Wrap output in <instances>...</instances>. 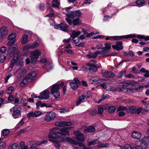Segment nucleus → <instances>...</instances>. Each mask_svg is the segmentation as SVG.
Returning <instances> with one entry per match:
<instances>
[{
    "label": "nucleus",
    "instance_id": "nucleus-1",
    "mask_svg": "<svg viewBox=\"0 0 149 149\" xmlns=\"http://www.w3.org/2000/svg\"><path fill=\"white\" fill-rule=\"evenodd\" d=\"M69 135V131L67 128L60 129L57 127H55L50 130L48 137L50 139L49 141L54 143V146L56 147H58V149H60L61 142L68 141L70 144L75 145L78 143L76 141L70 138H63Z\"/></svg>",
    "mask_w": 149,
    "mask_h": 149
},
{
    "label": "nucleus",
    "instance_id": "nucleus-2",
    "mask_svg": "<svg viewBox=\"0 0 149 149\" xmlns=\"http://www.w3.org/2000/svg\"><path fill=\"white\" fill-rule=\"evenodd\" d=\"M10 112H12V115L14 118H17L21 117V109L19 105L15 106L10 109Z\"/></svg>",
    "mask_w": 149,
    "mask_h": 149
},
{
    "label": "nucleus",
    "instance_id": "nucleus-3",
    "mask_svg": "<svg viewBox=\"0 0 149 149\" xmlns=\"http://www.w3.org/2000/svg\"><path fill=\"white\" fill-rule=\"evenodd\" d=\"M60 88V85L58 84H55L52 87L51 92L56 98H58L60 96V93L58 91Z\"/></svg>",
    "mask_w": 149,
    "mask_h": 149
},
{
    "label": "nucleus",
    "instance_id": "nucleus-4",
    "mask_svg": "<svg viewBox=\"0 0 149 149\" xmlns=\"http://www.w3.org/2000/svg\"><path fill=\"white\" fill-rule=\"evenodd\" d=\"M31 55L30 56L32 63H35L37 60L38 57L40 56L41 54V51L38 50H36L31 53Z\"/></svg>",
    "mask_w": 149,
    "mask_h": 149
},
{
    "label": "nucleus",
    "instance_id": "nucleus-5",
    "mask_svg": "<svg viewBox=\"0 0 149 149\" xmlns=\"http://www.w3.org/2000/svg\"><path fill=\"white\" fill-rule=\"evenodd\" d=\"M135 36V35H132L131 34H130L129 35L126 36H107L106 37V39L107 40H120L124 38H127L132 37H134Z\"/></svg>",
    "mask_w": 149,
    "mask_h": 149
},
{
    "label": "nucleus",
    "instance_id": "nucleus-6",
    "mask_svg": "<svg viewBox=\"0 0 149 149\" xmlns=\"http://www.w3.org/2000/svg\"><path fill=\"white\" fill-rule=\"evenodd\" d=\"M96 62V61L94 60L91 61L87 63V65L89 67V70L90 72L92 73L97 71V68L95 65Z\"/></svg>",
    "mask_w": 149,
    "mask_h": 149
},
{
    "label": "nucleus",
    "instance_id": "nucleus-7",
    "mask_svg": "<svg viewBox=\"0 0 149 149\" xmlns=\"http://www.w3.org/2000/svg\"><path fill=\"white\" fill-rule=\"evenodd\" d=\"M42 113L40 111H31L27 113L26 116L28 118H37L40 117L42 115Z\"/></svg>",
    "mask_w": 149,
    "mask_h": 149
},
{
    "label": "nucleus",
    "instance_id": "nucleus-8",
    "mask_svg": "<svg viewBox=\"0 0 149 149\" xmlns=\"http://www.w3.org/2000/svg\"><path fill=\"white\" fill-rule=\"evenodd\" d=\"M8 33V30L6 27L3 26L0 28V41H2Z\"/></svg>",
    "mask_w": 149,
    "mask_h": 149
},
{
    "label": "nucleus",
    "instance_id": "nucleus-9",
    "mask_svg": "<svg viewBox=\"0 0 149 149\" xmlns=\"http://www.w3.org/2000/svg\"><path fill=\"white\" fill-rule=\"evenodd\" d=\"M56 117L55 113L52 111L47 113L44 117V119L47 122H49L53 120Z\"/></svg>",
    "mask_w": 149,
    "mask_h": 149
},
{
    "label": "nucleus",
    "instance_id": "nucleus-10",
    "mask_svg": "<svg viewBox=\"0 0 149 149\" xmlns=\"http://www.w3.org/2000/svg\"><path fill=\"white\" fill-rule=\"evenodd\" d=\"M142 138L141 141L136 143V146L137 147H139L142 149H146L148 147V143L146 141V140Z\"/></svg>",
    "mask_w": 149,
    "mask_h": 149
},
{
    "label": "nucleus",
    "instance_id": "nucleus-11",
    "mask_svg": "<svg viewBox=\"0 0 149 149\" xmlns=\"http://www.w3.org/2000/svg\"><path fill=\"white\" fill-rule=\"evenodd\" d=\"M66 15L70 18L72 19L75 17L79 18L81 15V13L79 10H77L72 12L70 14H66Z\"/></svg>",
    "mask_w": 149,
    "mask_h": 149
},
{
    "label": "nucleus",
    "instance_id": "nucleus-12",
    "mask_svg": "<svg viewBox=\"0 0 149 149\" xmlns=\"http://www.w3.org/2000/svg\"><path fill=\"white\" fill-rule=\"evenodd\" d=\"M102 74L104 77L108 78H112L115 76V75L112 72L105 70H102Z\"/></svg>",
    "mask_w": 149,
    "mask_h": 149
},
{
    "label": "nucleus",
    "instance_id": "nucleus-13",
    "mask_svg": "<svg viewBox=\"0 0 149 149\" xmlns=\"http://www.w3.org/2000/svg\"><path fill=\"white\" fill-rule=\"evenodd\" d=\"M104 80L98 77L95 76L93 77L89 80V82L91 84H97L101 83Z\"/></svg>",
    "mask_w": 149,
    "mask_h": 149
},
{
    "label": "nucleus",
    "instance_id": "nucleus-14",
    "mask_svg": "<svg viewBox=\"0 0 149 149\" xmlns=\"http://www.w3.org/2000/svg\"><path fill=\"white\" fill-rule=\"evenodd\" d=\"M105 47L103 49V50L100 51L102 55L109 52H110V49L111 48V44L110 43H106L104 44Z\"/></svg>",
    "mask_w": 149,
    "mask_h": 149
},
{
    "label": "nucleus",
    "instance_id": "nucleus-15",
    "mask_svg": "<svg viewBox=\"0 0 149 149\" xmlns=\"http://www.w3.org/2000/svg\"><path fill=\"white\" fill-rule=\"evenodd\" d=\"M49 91L47 90H45L40 93V97L41 100H47L48 99L49 96Z\"/></svg>",
    "mask_w": 149,
    "mask_h": 149
},
{
    "label": "nucleus",
    "instance_id": "nucleus-16",
    "mask_svg": "<svg viewBox=\"0 0 149 149\" xmlns=\"http://www.w3.org/2000/svg\"><path fill=\"white\" fill-rule=\"evenodd\" d=\"M74 133L76 136L75 139L80 141H83L84 140L85 136L83 134H81L79 131H74Z\"/></svg>",
    "mask_w": 149,
    "mask_h": 149
},
{
    "label": "nucleus",
    "instance_id": "nucleus-17",
    "mask_svg": "<svg viewBox=\"0 0 149 149\" xmlns=\"http://www.w3.org/2000/svg\"><path fill=\"white\" fill-rule=\"evenodd\" d=\"M98 54L102 55L100 51H97L93 54L89 52L88 54H86V56L89 59L95 58Z\"/></svg>",
    "mask_w": 149,
    "mask_h": 149
},
{
    "label": "nucleus",
    "instance_id": "nucleus-18",
    "mask_svg": "<svg viewBox=\"0 0 149 149\" xmlns=\"http://www.w3.org/2000/svg\"><path fill=\"white\" fill-rule=\"evenodd\" d=\"M72 124L71 122H56L55 125L58 127H64L67 126H70Z\"/></svg>",
    "mask_w": 149,
    "mask_h": 149
},
{
    "label": "nucleus",
    "instance_id": "nucleus-19",
    "mask_svg": "<svg viewBox=\"0 0 149 149\" xmlns=\"http://www.w3.org/2000/svg\"><path fill=\"white\" fill-rule=\"evenodd\" d=\"M122 42L119 41L117 42L116 45L112 46V47L114 49H116L117 51L121 50L123 49V47L122 46Z\"/></svg>",
    "mask_w": 149,
    "mask_h": 149
},
{
    "label": "nucleus",
    "instance_id": "nucleus-20",
    "mask_svg": "<svg viewBox=\"0 0 149 149\" xmlns=\"http://www.w3.org/2000/svg\"><path fill=\"white\" fill-rule=\"evenodd\" d=\"M16 50V48L15 47H10L8 50V54L10 57L14 56L15 52Z\"/></svg>",
    "mask_w": 149,
    "mask_h": 149
},
{
    "label": "nucleus",
    "instance_id": "nucleus-21",
    "mask_svg": "<svg viewBox=\"0 0 149 149\" xmlns=\"http://www.w3.org/2000/svg\"><path fill=\"white\" fill-rule=\"evenodd\" d=\"M63 47L62 45L60 46L58 48L59 51L61 53H65V52L67 53L70 54H73V52L72 50L69 49H62V47Z\"/></svg>",
    "mask_w": 149,
    "mask_h": 149
},
{
    "label": "nucleus",
    "instance_id": "nucleus-22",
    "mask_svg": "<svg viewBox=\"0 0 149 149\" xmlns=\"http://www.w3.org/2000/svg\"><path fill=\"white\" fill-rule=\"evenodd\" d=\"M132 137L134 139H140L142 136L141 134L139 132L134 131L132 134Z\"/></svg>",
    "mask_w": 149,
    "mask_h": 149
},
{
    "label": "nucleus",
    "instance_id": "nucleus-23",
    "mask_svg": "<svg viewBox=\"0 0 149 149\" xmlns=\"http://www.w3.org/2000/svg\"><path fill=\"white\" fill-rule=\"evenodd\" d=\"M82 30L84 34L86 37L88 38L90 37L93 36L94 35H95V34L98 33H97V32L96 33H95L93 32H91L90 33H88L84 29H82Z\"/></svg>",
    "mask_w": 149,
    "mask_h": 149
},
{
    "label": "nucleus",
    "instance_id": "nucleus-24",
    "mask_svg": "<svg viewBox=\"0 0 149 149\" xmlns=\"http://www.w3.org/2000/svg\"><path fill=\"white\" fill-rule=\"evenodd\" d=\"M60 29L62 31L65 32H67L68 31L69 26L66 24L62 23L60 24Z\"/></svg>",
    "mask_w": 149,
    "mask_h": 149
},
{
    "label": "nucleus",
    "instance_id": "nucleus-25",
    "mask_svg": "<svg viewBox=\"0 0 149 149\" xmlns=\"http://www.w3.org/2000/svg\"><path fill=\"white\" fill-rule=\"evenodd\" d=\"M36 74V73L35 72H32L28 74L26 77L31 81L33 79L35 78Z\"/></svg>",
    "mask_w": 149,
    "mask_h": 149
},
{
    "label": "nucleus",
    "instance_id": "nucleus-26",
    "mask_svg": "<svg viewBox=\"0 0 149 149\" xmlns=\"http://www.w3.org/2000/svg\"><path fill=\"white\" fill-rule=\"evenodd\" d=\"M106 83H104L101 84L100 86L104 89H106V90H108L110 91H113V88L111 86H109V88L108 89L107 88V86H106Z\"/></svg>",
    "mask_w": 149,
    "mask_h": 149
},
{
    "label": "nucleus",
    "instance_id": "nucleus-27",
    "mask_svg": "<svg viewBox=\"0 0 149 149\" xmlns=\"http://www.w3.org/2000/svg\"><path fill=\"white\" fill-rule=\"evenodd\" d=\"M30 81H31V80L26 77L25 79L23 80L20 84V85L22 86H24L27 85L29 82Z\"/></svg>",
    "mask_w": 149,
    "mask_h": 149
},
{
    "label": "nucleus",
    "instance_id": "nucleus-28",
    "mask_svg": "<svg viewBox=\"0 0 149 149\" xmlns=\"http://www.w3.org/2000/svg\"><path fill=\"white\" fill-rule=\"evenodd\" d=\"M85 96L82 95L79 97L78 100H77L76 104L78 105L79 104L82 102L85 99Z\"/></svg>",
    "mask_w": 149,
    "mask_h": 149
},
{
    "label": "nucleus",
    "instance_id": "nucleus-29",
    "mask_svg": "<svg viewBox=\"0 0 149 149\" xmlns=\"http://www.w3.org/2000/svg\"><path fill=\"white\" fill-rule=\"evenodd\" d=\"M28 40V36L26 34H24L22 39L21 42L23 44H26L27 43Z\"/></svg>",
    "mask_w": 149,
    "mask_h": 149
},
{
    "label": "nucleus",
    "instance_id": "nucleus-30",
    "mask_svg": "<svg viewBox=\"0 0 149 149\" xmlns=\"http://www.w3.org/2000/svg\"><path fill=\"white\" fill-rule=\"evenodd\" d=\"M70 85L71 88L74 90L76 89L78 87V84L77 83H75V82L72 81L70 83Z\"/></svg>",
    "mask_w": 149,
    "mask_h": 149
},
{
    "label": "nucleus",
    "instance_id": "nucleus-31",
    "mask_svg": "<svg viewBox=\"0 0 149 149\" xmlns=\"http://www.w3.org/2000/svg\"><path fill=\"white\" fill-rule=\"evenodd\" d=\"M25 95H22L21 96V97H22L20 101L21 103L23 104L24 106H26L27 104V101L26 100L24 99V98L25 97Z\"/></svg>",
    "mask_w": 149,
    "mask_h": 149
},
{
    "label": "nucleus",
    "instance_id": "nucleus-32",
    "mask_svg": "<svg viewBox=\"0 0 149 149\" xmlns=\"http://www.w3.org/2000/svg\"><path fill=\"white\" fill-rule=\"evenodd\" d=\"M81 33V32L79 31H73L71 35V37L72 38H76L77 36L80 35Z\"/></svg>",
    "mask_w": 149,
    "mask_h": 149
},
{
    "label": "nucleus",
    "instance_id": "nucleus-33",
    "mask_svg": "<svg viewBox=\"0 0 149 149\" xmlns=\"http://www.w3.org/2000/svg\"><path fill=\"white\" fill-rule=\"evenodd\" d=\"M109 144L107 143H102L99 141V143H97V147L102 148H106L108 146Z\"/></svg>",
    "mask_w": 149,
    "mask_h": 149
},
{
    "label": "nucleus",
    "instance_id": "nucleus-34",
    "mask_svg": "<svg viewBox=\"0 0 149 149\" xmlns=\"http://www.w3.org/2000/svg\"><path fill=\"white\" fill-rule=\"evenodd\" d=\"M136 108L135 107L131 106L127 110V112L134 114L136 112Z\"/></svg>",
    "mask_w": 149,
    "mask_h": 149
},
{
    "label": "nucleus",
    "instance_id": "nucleus-35",
    "mask_svg": "<svg viewBox=\"0 0 149 149\" xmlns=\"http://www.w3.org/2000/svg\"><path fill=\"white\" fill-rule=\"evenodd\" d=\"M19 146L17 143H14L10 145L8 147V149H19Z\"/></svg>",
    "mask_w": 149,
    "mask_h": 149
},
{
    "label": "nucleus",
    "instance_id": "nucleus-36",
    "mask_svg": "<svg viewBox=\"0 0 149 149\" xmlns=\"http://www.w3.org/2000/svg\"><path fill=\"white\" fill-rule=\"evenodd\" d=\"M52 4L53 6L57 8H58L60 5L59 2L56 0H53L52 1Z\"/></svg>",
    "mask_w": 149,
    "mask_h": 149
},
{
    "label": "nucleus",
    "instance_id": "nucleus-37",
    "mask_svg": "<svg viewBox=\"0 0 149 149\" xmlns=\"http://www.w3.org/2000/svg\"><path fill=\"white\" fill-rule=\"evenodd\" d=\"M16 35L15 33H13L10 34L8 37V40H16L15 37Z\"/></svg>",
    "mask_w": 149,
    "mask_h": 149
},
{
    "label": "nucleus",
    "instance_id": "nucleus-38",
    "mask_svg": "<svg viewBox=\"0 0 149 149\" xmlns=\"http://www.w3.org/2000/svg\"><path fill=\"white\" fill-rule=\"evenodd\" d=\"M98 143H99V141L97 140H95L93 141H88V146H91L92 145H95L97 144Z\"/></svg>",
    "mask_w": 149,
    "mask_h": 149
},
{
    "label": "nucleus",
    "instance_id": "nucleus-39",
    "mask_svg": "<svg viewBox=\"0 0 149 149\" xmlns=\"http://www.w3.org/2000/svg\"><path fill=\"white\" fill-rule=\"evenodd\" d=\"M109 97V95H105L102 96L101 97V98L99 100L98 102H97V103H100L101 101L108 98Z\"/></svg>",
    "mask_w": 149,
    "mask_h": 149
},
{
    "label": "nucleus",
    "instance_id": "nucleus-40",
    "mask_svg": "<svg viewBox=\"0 0 149 149\" xmlns=\"http://www.w3.org/2000/svg\"><path fill=\"white\" fill-rule=\"evenodd\" d=\"M145 2L144 0H138L136 2V4L139 7L143 6Z\"/></svg>",
    "mask_w": 149,
    "mask_h": 149
},
{
    "label": "nucleus",
    "instance_id": "nucleus-41",
    "mask_svg": "<svg viewBox=\"0 0 149 149\" xmlns=\"http://www.w3.org/2000/svg\"><path fill=\"white\" fill-rule=\"evenodd\" d=\"M10 132L8 129H5L2 131L1 133L3 136H6Z\"/></svg>",
    "mask_w": 149,
    "mask_h": 149
},
{
    "label": "nucleus",
    "instance_id": "nucleus-42",
    "mask_svg": "<svg viewBox=\"0 0 149 149\" xmlns=\"http://www.w3.org/2000/svg\"><path fill=\"white\" fill-rule=\"evenodd\" d=\"M6 56L3 54L0 55V62L3 63L6 60Z\"/></svg>",
    "mask_w": 149,
    "mask_h": 149
},
{
    "label": "nucleus",
    "instance_id": "nucleus-43",
    "mask_svg": "<svg viewBox=\"0 0 149 149\" xmlns=\"http://www.w3.org/2000/svg\"><path fill=\"white\" fill-rule=\"evenodd\" d=\"M16 60L15 58H13L12 60L11 64L9 66V68H13L14 66L15 63L16 62Z\"/></svg>",
    "mask_w": 149,
    "mask_h": 149
},
{
    "label": "nucleus",
    "instance_id": "nucleus-44",
    "mask_svg": "<svg viewBox=\"0 0 149 149\" xmlns=\"http://www.w3.org/2000/svg\"><path fill=\"white\" fill-rule=\"evenodd\" d=\"M137 37L138 38L141 39H144L146 40H149V36H148L145 37L143 36L138 35L137 36Z\"/></svg>",
    "mask_w": 149,
    "mask_h": 149
},
{
    "label": "nucleus",
    "instance_id": "nucleus-45",
    "mask_svg": "<svg viewBox=\"0 0 149 149\" xmlns=\"http://www.w3.org/2000/svg\"><path fill=\"white\" fill-rule=\"evenodd\" d=\"M132 147L129 144L125 145L124 147H120L119 149H132Z\"/></svg>",
    "mask_w": 149,
    "mask_h": 149
},
{
    "label": "nucleus",
    "instance_id": "nucleus-46",
    "mask_svg": "<svg viewBox=\"0 0 149 149\" xmlns=\"http://www.w3.org/2000/svg\"><path fill=\"white\" fill-rule=\"evenodd\" d=\"M20 146L21 149H28V147L25 145V144L23 142H20Z\"/></svg>",
    "mask_w": 149,
    "mask_h": 149
},
{
    "label": "nucleus",
    "instance_id": "nucleus-47",
    "mask_svg": "<svg viewBox=\"0 0 149 149\" xmlns=\"http://www.w3.org/2000/svg\"><path fill=\"white\" fill-rule=\"evenodd\" d=\"M95 131V129L93 126L89 127L86 130V131L88 132H93Z\"/></svg>",
    "mask_w": 149,
    "mask_h": 149
},
{
    "label": "nucleus",
    "instance_id": "nucleus-48",
    "mask_svg": "<svg viewBox=\"0 0 149 149\" xmlns=\"http://www.w3.org/2000/svg\"><path fill=\"white\" fill-rule=\"evenodd\" d=\"M116 110V108L114 106H111L109 107L108 109L109 112L112 113L114 112Z\"/></svg>",
    "mask_w": 149,
    "mask_h": 149
},
{
    "label": "nucleus",
    "instance_id": "nucleus-49",
    "mask_svg": "<svg viewBox=\"0 0 149 149\" xmlns=\"http://www.w3.org/2000/svg\"><path fill=\"white\" fill-rule=\"evenodd\" d=\"M39 45L37 42H35L33 45H31V49H33L38 47Z\"/></svg>",
    "mask_w": 149,
    "mask_h": 149
},
{
    "label": "nucleus",
    "instance_id": "nucleus-50",
    "mask_svg": "<svg viewBox=\"0 0 149 149\" xmlns=\"http://www.w3.org/2000/svg\"><path fill=\"white\" fill-rule=\"evenodd\" d=\"M30 48L31 49V45L30 44H28L24 46L22 48V50L24 51H26Z\"/></svg>",
    "mask_w": 149,
    "mask_h": 149
},
{
    "label": "nucleus",
    "instance_id": "nucleus-51",
    "mask_svg": "<svg viewBox=\"0 0 149 149\" xmlns=\"http://www.w3.org/2000/svg\"><path fill=\"white\" fill-rule=\"evenodd\" d=\"M124 83L126 86H127L128 85L132 84H133V82L130 80H126L124 81Z\"/></svg>",
    "mask_w": 149,
    "mask_h": 149
},
{
    "label": "nucleus",
    "instance_id": "nucleus-52",
    "mask_svg": "<svg viewBox=\"0 0 149 149\" xmlns=\"http://www.w3.org/2000/svg\"><path fill=\"white\" fill-rule=\"evenodd\" d=\"M26 71L24 70H21L20 71L18 74L20 77H22L24 75V74L26 73Z\"/></svg>",
    "mask_w": 149,
    "mask_h": 149
},
{
    "label": "nucleus",
    "instance_id": "nucleus-53",
    "mask_svg": "<svg viewBox=\"0 0 149 149\" xmlns=\"http://www.w3.org/2000/svg\"><path fill=\"white\" fill-rule=\"evenodd\" d=\"M126 73V70L122 71L119 72L118 77L120 78H121L125 75Z\"/></svg>",
    "mask_w": 149,
    "mask_h": 149
},
{
    "label": "nucleus",
    "instance_id": "nucleus-54",
    "mask_svg": "<svg viewBox=\"0 0 149 149\" xmlns=\"http://www.w3.org/2000/svg\"><path fill=\"white\" fill-rule=\"evenodd\" d=\"M42 68H46L48 70V71L51 70L52 68V67L50 66V65L48 64H46L45 65L42 66Z\"/></svg>",
    "mask_w": 149,
    "mask_h": 149
},
{
    "label": "nucleus",
    "instance_id": "nucleus-55",
    "mask_svg": "<svg viewBox=\"0 0 149 149\" xmlns=\"http://www.w3.org/2000/svg\"><path fill=\"white\" fill-rule=\"evenodd\" d=\"M79 23V21L78 19H74L72 21V24L74 25H77Z\"/></svg>",
    "mask_w": 149,
    "mask_h": 149
},
{
    "label": "nucleus",
    "instance_id": "nucleus-56",
    "mask_svg": "<svg viewBox=\"0 0 149 149\" xmlns=\"http://www.w3.org/2000/svg\"><path fill=\"white\" fill-rule=\"evenodd\" d=\"M14 89V88L13 87H10L8 89L7 93L9 94L11 93L13 91Z\"/></svg>",
    "mask_w": 149,
    "mask_h": 149
},
{
    "label": "nucleus",
    "instance_id": "nucleus-57",
    "mask_svg": "<svg viewBox=\"0 0 149 149\" xmlns=\"http://www.w3.org/2000/svg\"><path fill=\"white\" fill-rule=\"evenodd\" d=\"M103 111V108L101 106L99 107L98 109V113L99 114H101L102 113Z\"/></svg>",
    "mask_w": 149,
    "mask_h": 149
},
{
    "label": "nucleus",
    "instance_id": "nucleus-58",
    "mask_svg": "<svg viewBox=\"0 0 149 149\" xmlns=\"http://www.w3.org/2000/svg\"><path fill=\"white\" fill-rule=\"evenodd\" d=\"M7 103V101H6V102H5L4 100L2 98H0V108L1 107L2 105Z\"/></svg>",
    "mask_w": 149,
    "mask_h": 149
},
{
    "label": "nucleus",
    "instance_id": "nucleus-59",
    "mask_svg": "<svg viewBox=\"0 0 149 149\" xmlns=\"http://www.w3.org/2000/svg\"><path fill=\"white\" fill-rule=\"evenodd\" d=\"M74 43L77 44L79 42V38L78 37L72 38Z\"/></svg>",
    "mask_w": 149,
    "mask_h": 149
},
{
    "label": "nucleus",
    "instance_id": "nucleus-60",
    "mask_svg": "<svg viewBox=\"0 0 149 149\" xmlns=\"http://www.w3.org/2000/svg\"><path fill=\"white\" fill-rule=\"evenodd\" d=\"M127 109L125 107L120 106L117 109L118 111H123V110H127Z\"/></svg>",
    "mask_w": 149,
    "mask_h": 149
},
{
    "label": "nucleus",
    "instance_id": "nucleus-61",
    "mask_svg": "<svg viewBox=\"0 0 149 149\" xmlns=\"http://www.w3.org/2000/svg\"><path fill=\"white\" fill-rule=\"evenodd\" d=\"M6 146L5 143L3 142H0V149H3Z\"/></svg>",
    "mask_w": 149,
    "mask_h": 149
},
{
    "label": "nucleus",
    "instance_id": "nucleus-62",
    "mask_svg": "<svg viewBox=\"0 0 149 149\" xmlns=\"http://www.w3.org/2000/svg\"><path fill=\"white\" fill-rule=\"evenodd\" d=\"M71 40V38H69L67 39H64L63 40V42L64 43H69L70 42Z\"/></svg>",
    "mask_w": 149,
    "mask_h": 149
},
{
    "label": "nucleus",
    "instance_id": "nucleus-63",
    "mask_svg": "<svg viewBox=\"0 0 149 149\" xmlns=\"http://www.w3.org/2000/svg\"><path fill=\"white\" fill-rule=\"evenodd\" d=\"M16 40H10V41L8 43V45L11 46L13 43L15 42Z\"/></svg>",
    "mask_w": 149,
    "mask_h": 149
},
{
    "label": "nucleus",
    "instance_id": "nucleus-64",
    "mask_svg": "<svg viewBox=\"0 0 149 149\" xmlns=\"http://www.w3.org/2000/svg\"><path fill=\"white\" fill-rule=\"evenodd\" d=\"M69 17H68L66 18L65 19L67 22L68 23V24L70 25H71L72 24V21L71 19Z\"/></svg>",
    "mask_w": 149,
    "mask_h": 149
}]
</instances>
